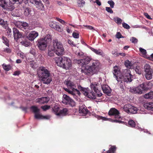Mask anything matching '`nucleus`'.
<instances>
[{
	"instance_id": "1",
	"label": "nucleus",
	"mask_w": 153,
	"mask_h": 153,
	"mask_svg": "<svg viewBox=\"0 0 153 153\" xmlns=\"http://www.w3.org/2000/svg\"><path fill=\"white\" fill-rule=\"evenodd\" d=\"M78 62L81 65L85 67L84 69L82 70L83 72L88 76L93 75L98 71L100 62L98 60H92L91 58L87 56Z\"/></svg>"
},
{
	"instance_id": "2",
	"label": "nucleus",
	"mask_w": 153,
	"mask_h": 153,
	"mask_svg": "<svg viewBox=\"0 0 153 153\" xmlns=\"http://www.w3.org/2000/svg\"><path fill=\"white\" fill-rule=\"evenodd\" d=\"M91 87L92 91L90 92L88 88H84L80 85L78 86V89L81 91L84 95L89 98L95 99L97 97H100L102 96V94L97 89L96 86L91 84Z\"/></svg>"
},
{
	"instance_id": "3",
	"label": "nucleus",
	"mask_w": 153,
	"mask_h": 153,
	"mask_svg": "<svg viewBox=\"0 0 153 153\" xmlns=\"http://www.w3.org/2000/svg\"><path fill=\"white\" fill-rule=\"evenodd\" d=\"M64 84L67 86V88H64L65 91L73 96L75 99L77 100V96H80L81 93L79 90H77L76 88V86L75 84L70 80H65L64 82Z\"/></svg>"
},
{
	"instance_id": "4",
	"label": "nucleus",
	"mask_w": 153,
	"mask_h": 153,
	"mask_svg": "<svg viewBox=\"0 0 153 153\" xmlns=\"http://www.w3.org/2000/svg\"><path fill=\"white\" fill-rule=\"evenodd\" d=\"M37 74L43 83L48 84L52 81L50 71L45 67H40Z\"/></svg>"
},
{
	"instance_id": "5",
	"label": "nucleus",
	"mask_w": 153,
	"mask_h": 153,
	"mask_svg": "<svg viewBox=\"0 0 153 153\" xmlns=\"http://www.w3.org/2000/svg\"><path fill=\"white\" fill-rule=\"evenodd\" d=\"M55 61L58 66L65 69H69L71 66V61L70 59L66 57H56Z\"/></svg>"
},
{
	"instance_id": "6",
	"label": "nucleus",
	"mask_w": 153,
	"mask_h": 153,
	"mask_svg": "<svg viewBox=\"0 0 153 153\" xmlns=\"http://www.w3.org/2000/svg\"><path fill=\"white\" fill-rule=\"evenodd\" d=\"M53 50L54 52L58 56H61L65 53V49L62 43L57 39L53 40Z\"/></svg>"
},
{
	"instance_id": "7",
	"label": "nucleus",
	"mask_w": 153,
	"mask_h": 153,
	"mask_svg": "<svg viewBox=\"0 0 153 153\" xmlns=\"http://www.w3.org/2000/svg\"><path fill=\"white\" fill-rule=\"evenodd\" d=\"M51 36L48 34L45 37L38 39L37 45L39 49L41 51H45L47 47V43L51 39Z\"/></svg>"
},
{
	"instance_id": "8",
	"label": "nucleus",
	"mask_w": 153,
	"mask_h": 153,
	"mask_svg": "<svg viewBox=\"0 0 153 153\" xmlns=\"http://www.w3.org/2000/svg\"><path fill=\"white\" fill-rule=\"evenodd\" d=\"M150 83H144L140 84L137 87L131 89V91L134 94H142L143 91L147 90L151 88L150 87H149V84Z\"/></svg>"
},
{
	"instance_id": "9",
	"label": "nucleus",
	"mask_w": 153,
	"mask_h": 153,
	"mask_svg": "<svg viewBox=\"0 0 153 153\" xmlns=\"http://www.w3.org/2000/svg\"><path fill=\"white\" fill-rule=\"evenodd\" d=\"M9 0H0V6L7 10L11 11L15 8L13 4Z\"/></svg>"
},
{
	"instance_id": "10",
	"label": "nucleus",
	"mask_w": 153,
	"mask_h": 153,
	"mask_svg": "<svg viewBox=\"0 0 153 153\" xmlns=\"http://www.w3.org/2000/svg\"><path fill=\"white\" fill-rule=\"evenodd\" d=\"M62 98V102L64 104L69 105L72 107L75 105V102L67 95L65 94L63 95Z\"/></svg>"
},
{
	"instance_id": "11",
	"label": "nucleus",
	"mask_w": 153,
	"mask_h": 153,
	"mask_svg": "<svg viewBox=\"0 0 153 153\" xmlns=\"http://www.w3.org/2000/svg\"><path fill=\"white\" fill-rule=\"evenodd\" d=\"M108 114L109 116H114L115 118H120L119 111L115 108H111L108 111Z\"/></svg>"
},
{
	"instance_id": "12",
	"label": "nucleus",
	"mask_w": 153,
	"mask_h": 153,
	"mask_svg": "<svg viewBox=\"0 0 153 153\" xmlns=\"http://www.w3.org/2000/svg\"><path fill=\"white\" fill-rule=\"evenodd\" d=\"M13 37L15 40L17 41L19 38L24 37L22 34L16 28H13Z\"/></svg>"
},
{
	"instance_id": "13",
	"label": "nucleus",
	"mask_w": 153,
	"mask_h": 153,
	"mask_svg": "<svg viewBox=\"0 0 153 153\" xmlns=\"http://www.w3.org/2000/svg\"><path fill=\"white\" fill-rule=\"evenodd\" d=\"M118 67L117 66H115L113 67V74L114 75V76L115 77L116 79L119 81H120L119 80V78H120L121 77V74L120 72L118 70Z\"/></svg>"
},
{
	"instance_id": "14",
	"label": "nucleus",
	"mask_w": 153,
	"mask_h": 153,
	"mask_svg": "<svg viewBox=\"0 0 153 153\" xmlns=\"http://www.w3.org/2000/svg\"><path fill=\"white\" fill-rule=\"evenodd\" d=\"M38 33L35 31H32L27 36V38L29 40L33 41L38 36Z\"/></svg>"
},
{
	"instance_id": "15",
	"label": "nucleus",
	"mask_w": 153,
	"mask_h": 153,
	"mask_svg": "<svg viewBox=\"0 0 153 153\" xmlns=\"http://www.w3.org/2000/svg\"><path fill=\"white\" fill-rule=\"evenodd\" d=\"M132 77H128V76H124L121 75V77L119 79L120 81L118 82H121L122 83L123 82H126L127 83L131 82L132 79L131 78Z\"/></svg>"
},
{
	"instance_id": "16",
	"label": "nucleus",
	"mask_w": 153,
	"mask_h": 153,
	"mask_svg": "<svg viewBox=\"0 0 153 153\" xmlns=\"http://www.w3.org/2000/svg\"><path fill=\"white\" fill-rule=\"evenodd\" d=\"M79 113H82L84 115L89 114L90 112L87 109V107L85 105H82L80 106L79 109Z\"/></svg>"
},
{
	"instance_id": "17",
	"label": "nucleus",
	"mask_w": 153,
	"mask_h": 153,
	"mask_svg": "<svg viewBox=\"0 0 153 153\" xmlns=\"http://www.w3.org/2000/svg\"><path fill=\"white\" fill-rule=\"evenodd\" d=\"M102 88L103 92L108 95L110 94L111 91L110 88L107 85H103L102 86Z\"/></svg>"
},
{
	"instance_id": "18",
	"label": "nucleus",
	"mask_w": 153,
	"mask_h": 153,
	"mask_svg": "<svg viewBox=\"0 0 153 153\" xmlns=\"http://www.w3.org/2000/svg\"><path fill=\"white\" fill-rule=\"evenodd\" d=\"M24 10V14L26 16H28L31 12V9L30 7L27 4H25L23 7Z\"/></svg>"
},
{
	"instance_id": "19",
	"label": "nucleus",
	"mask_w": 153,
	"mask_h": 153,
	"mask_svg": "<svg viewBox=\"0 0 153 153\" xmlns=\"http://www.w3.org/2000/svg\"><path fill=\"white\" fill-rule=\"evenodd\" d=\"M132 107V105H131L127 104L124 106L123 109L125 112L130 114Z\"/></svg>"
},
{
	"instance_id": "20",
	"label": "nucleus",
	"mask_w": 153,
	"mask_h": 153,
	"mask_svg": "<svg viewBox=\"0 0 153 153\" xmlns=\"http://www.w3.org/2000/svg\"><path fill=\"white\" fill-rule=\"evenodd\" d=\"M21 24V25L19 27L18 25L17 27L19 28L22 30L24 31V30H25L29 28L28 24L26 22H21L20 23Z\"/></svg>"
},
{
	"instance_id": "21",
	"label": "nucleus",
	"mask_w": 153,
	"mask_h": 153,
	"mask_svg": "<svg viewBox=\"0 0 153 153\" xmlns=\"http://www.w3.org/2000/svg\"><path fill=\"white\" fill-rule=\"evenodd\" d=\"M144 107L148 110L153 111V103L152 102H146L144 104Z\"/></svg>"
},
{
	"instance_id": "22",
	"label": "nucleus",
	"mask_w": 153,
	"mask_h": 153,
	"mask_svg": "<svg viewBox=\"0 0 153 153\" xmlns=\"http://www.w3.org/2000/svg\"><path fill=\"white\" fill-rule=\"evenodd\" d=\"M37 8L41 10H43L44 7L42 1L40 0L37 1L35 4Z\"/></svg>"
},
{
	"instance_id": "23",
	"label": "nucleus",
	"mask_w": 153,
	"mask_h": 153,
	"mask_svg": "<svg viewBox=\"0 0 153 153\" xmlns=\"http://www.w3.org/2000/svg\"><path fill=\"white\" fill-rule=\"evenodd\" d=\"M38 100L37 102L41 104L47 103L49 101V98L47 97H43Z\"/></svg>"
},
{
	"instance_id": "24",
	"label": "nucleus",
	"mask_w": 153,
	"mask_h": 153,
	"mask_svg": "<svg viewBox=\"0 0 153 153\" xmlns=\"http://www.w3.org/2000/svg\"><path fill=\"white\" fill-rule=\"evenodd\" d=\"M121 75L124 76H128V77H132V76L131 74L130 71L128 69L123 70L121 74Z\"/></svg>"
},
{
	"instance_id": "25",
	"label": "nucleus",
	"mask_w": 153,
	"mask_h": 153,
	"mask_svg": "<svg viewBox=\"0 0 153 153\" xmlns=\"http://www.w3.org/2000/svg\"><path fill=\"white\" fill-rule=\"evenodd\" d=\"M60 109L59 105L58 104H55V106L53 108V110L55 114L58 115L59 114V111Z\"/></svg>"
},
{
	"instance_id": "26",
	"label": "nucleus",
	"mask_w": 153,
	"mask_h": 153,
	"mask_svg": "<svg viewBox=\"0 0 153 153\" xmlns=\"http://www.w3.org/2000/svg\"><path fill=\"white\" fill-rule=\"evenodd\" d=\"M144 71L145 73L153 71V69L151 68L149 64H146L144 66Z\"/></svg>"
},
{
	"instance_id": "27",
	"label": "nucleus",
	"mask_w": 153,
	"mask_h": 153,
	"mask_svg": "<svg viewBox=\"0 0 153 153\" xmlns=\"http://www.w3.org/2000/svg\"><path fill=\"white\" fill-rule=\"evenodd\" d=\"M144 97L146 99H152L153 98V92L151 91L146 94L144 96Z\"/></svg>"
},
{
	"instance_id": "28",
	"label": "nucleus",
	"mask_w": 153,
	"mask_h": 153,
	"mask_svg": "<svg viewBox=\"0 0 153 153\" xmlns=\"http://www.w3.org/2000/svg\"><path fill=\"white\" fill-rule=\"evenodd\" d=\"M0 25L5 29L8 26L7 21H5L1 19H0Z\"/></svg>"
},
{
	"instance_id": "29",
	"label": "nucleus",
	"mask_w": 153,
	"mask_h": 153,
	"mask_svg": "<svg viewBox=\"0 0 153 153\" xmlns=\"http://www.w3.org/2000/svg\"><path fill=\"white\" fill-rule=\"evenodd\" d=\"M90 49L92 51L98 55H102L103 54V53L100 50H97L91 47Z\"/></svg>"
},
{
	"instance_id": "30",
	"label": "nucleus",
	"mask_w": 153,
	"mask_h": 153,
	"mask_svg": "<svg viewBox=\"0 0 153 153\" xmlns=\"http://www.w3.org/2000/svg\"><path fill=\"white\" fill-rule=\"evenodd\" d=\"M153 71L145 73V77L147 80H150L152 78Z\"/></svg>"
},
{
	"instance_id": "31",
	"label": "nucleus",
	"mask_w": 153,
	"mask_h": 153,
	"mask_svg": "<svg viewBox=\"0 0 153 153\" xmlns=\"http://www.w3.org/2000/svg\"><path fill=\"white\" fill-rule=\"evenodd\" d=\"M68 111L67 108H64L60 110L59 111V114H58V115L60 116L61 115H65L67 114Z\"/></svg>"
},
{
	"instance_id": "32",
	"label": "nucleus",
	"mask_w": 153,
	"mask_h": 153,
	"mask_svg": "<svg viewBox=\"0 0 153 153\" xmlns=\"http://www.w3.org/2000/svg\"><path fill=\"white\" fill-rule=\"evenodd\" d=\"M124 65L127 68H131L132 66V64L131 62L128 60H126L125 61Z\"/></svg>"
},
{
	"instance_id": "33",
	"label": "nucleus",
	"mask_w": 153,
	"mask_h": 153,
	"mask_svg": "<svg viewBox=\"0 0 153 153\" xmlns=\"http://www.w3.org/2000/svg\"><path fill=\"white\" fill-rule=\"evenodd\" d=\"M116 149L115 146H113L109 148V150L107 151V153H114Z\"/></svg>"
},
{
	"instance_id": "34",
	"label": "nucleus",
	"mask_w": 153,
	"mask_h": 153,
	"mask_svg": "<svg viewBox=\"0 0 153 153\" xmlns=\"http://www.w3.org/2000/svg\"><path fill=\"white\" fill-rule=\"evenodd\" d=\"M31 109L35 113V114L37 113H39L40 111V109H39L37 107L35 106H32L31 107Z\"/></svg>"
},
{
	"instance_id": "35",
	"label": "nucleus",
	"mask_w": 153,
	"mask_h": 153,
	"mask_svg": "<svg viewBox=\"0 0 153 153\" xmlns=\"http://www.w3.org/2000/svg\"><path fill=\"white\" fill-rule=\"evenodd\" d=\"M57 24L59 23L56 21L51 22L49 23V26L51 28L55 29Z\"/></svg>"
},
{
	"instance_id": "36",
	"label": "nucleus",
	"mask_w": 153,
	"mask_h": 153,
	"mask_svg": "<svg viewBox=\"0 0 153 153\" xmlns=\"http://www.w3.org/2000/svg\"><path fill=\"white\" fill-rule=\"evenodd\" d=\"M63 27L61 25H59L57 24L55 29L58 32H61L63 31Z\"/></svg>"
},
{
	"instance_id": "37",
	"label": "nucleus",
	"mask_w": 153,
	"mask_h": 153,
	"mask_svg": "<svg viewBox=\"0 0 153 153\" xmlns=\"http://www.w3.org/2000/svg\"><path fill=\"white\" fill-rule=\"evenodd\" d=\"M54 51L53 50V48H51L50 47L49 48L48 54V56H52L54 55Z\"/></svg>"
},
{
	"instance_id": "38",
	"label": "nucleus",
	"mask_w": 153,
	"mask_h": 153,
	"mask_svg": "<svg viewBox=\"0 0 153 153\" xmlns=\"http://www.w3.org/2000/svg\"><path fill=\"white\" fill-rule=\"evenodd\" d=\"M138 109L137 107L132 106V107L131 108V111L130 114H135L137 113V111Z\"/></svg>"
},
{
	"instance_id": "39",
	"label": "nucleus",
	"mask_w": 153,
	"mask_h": 153,
	"mask_svg": "<svg viewBox=\"0 0 153 153\" xmlns=\"http://www.w3.org/2000/svg\"><path fill=\"white\" fill-rule=\"evenodd\" d=\"M77 3L78 6L80 7H83L85 4L83 0H78Z\"/></svg>"
},
{
	"instance_id": "40",
	"label": "nucleus",
	"mask_w": 153,
	"mask_h": 153,
	"mask_svg": "<svg viewBox=\"0 0 153 153\" xmlns=\"http://www.w3.org/2000/svg\"><path fill=\"white\" fill-rule=\"evenodd\" d=\"M128 125L130 127H134L136 125L135 122L132 120H130L128 122Z\"/></svg>"
},
{
	"instance_id": "41",
	"label": "nucleus",
	"mask_w": 153,
	"mask_h": 153,
	"mask_svg": "<svg viewBox=\"0 0 153 153\" xmlns=\"http://www.w3.org/2000/svg\"><path fill=\"white\" fill-rule=\"evenodd\" d=\"M20 43L22 45L25 46V47L29 46L30 44L29 42L27 41H23L20 42Z\"/></svg>"
},
{
	"instance_id": "42",
	"label": "nucleus",
	"mask_w": 153,
	"mask_h": 153,
	"mask_svg": "<svg viewBox=\"0 0 153 153\" xmlns=\"http://www.w3.org/2000/svg\"><path fill=\"white\" fill-rule=\"evenodd\" d=\"M2 39L3 40V42L7 46H9V44L8 43V41L7 39L5 37L3 36Z\"/></svg>"
},
{
	"instance_id": "43",
	"label": "nucleus",
	"mask_w": 153,
	"mask_h": 153,
	"mask_svg": "<svg viewBox=\"0 0 153 153\" xmlns=\"http://www.w3.org/2000/svg\"><path fill=\"white\" fill-rule=\"evenodd\" d=\"M139 50L143 56L145 57L146 56V54L147 53L146 50L145 49L142 48H139Z\"/></svg>"
},
{
	"instance_id": "44",
	"label": "nucleus",
	"mask_w": 153,
	"mask_h": 153,
	"mask_svg": "<svg viewBox=\"0 0 153 153\" xmlns=\"http://www.w3.org/2000/svg\"><path fill=\"white\" fill-rule=\"evenodd\" d=\"M136 73L139 75H140L141 74V71L139 67L137 66L135 69Z\"/></svg>"
},
{
	"instance_id": "45",
	"label": "nucleus",
	"mask_w": 153,
	"mask_h": 153,
	"mask_svg": "<svg viewBox=\"0 0 153 153\" xmlns=\"http://www.w3.org/2000/svg\"><path fill=\"white\" fill-rule=\"evenodd\" d=\"M34 116L35 118L36 119H42V115L39 114V113L35 114Z\"/></svg>"
},
{
	"instance_id": "46",
	"label": "nucleus",
	"mask_w": 153,
	"mask_h": 153,
	"mask_svg": "<svg viewBox=\"0 0 153 153\" xmlns=\"http://www.w3.org/2000/svg\"><path fill=\"white\" fill-rule=\"evenodd\" d=\"M108 3L110 5L111 8H113L114 7L115 3L112 0L108 1Z\"/></svg>"
},
{
	"instance_id": "47",
	"label": "nucleus",
	"mask_w": 153,
	"mask_h": 153,
	"mask_svg": "<svg viewBox=\"0 0 153 153\" xmlns=\"http://www.w3.org/2000/svg\"><path fill=\"white\" fill-rule=\"evenodd\" d=\"M50 108V106L47 105L42 106L41 107V108L43 109L44 111H46L47 110H48Z\"/></svg>"
},
{
	"instance_id": "48",
	"label": "nucleus",
	"mask_w": 153,
	"mask_h": 153,
	"mask_svg": "<svg viewBox=\"0 0 153 153\" xmlns=\"http://www.w3.org/2000/svg\"><path fill=\"white\" fill-rule=\"evenodd\" d=\"M115 21L118 24H121L122 22V20L119 17H117L115 20Z\"/></svg>"
},
{
	"instance_id": "49",
	"label": "nucleus",
	"mask_w": 153,
	"mask_h": 153,
	"mask_svg": "<svg viewBox=\"0 0 153 153\" xmlns=\"http://www.w3.org/2000/svg\"><path fill=\"white\" fill-rule=\"evenodd\" d=\"M9 1L12 2L13 4H18L19 2H20L21 1V0H9Z\"/></svg>"
},
{
	"instance_id": "50",
	"label": "nucleus",
	"mask_w": 153,
	"mask_h": 153,
	"mask_svg": "<svg viewBox=\"0 0 153 153\" xmlns=\"http://www.w3.org/2000/svg\"><path fill=\"white\" fill-rule=\"evenodd\" d=\"M17 54L21 58L23 59H25V57L24 54L22 52L18 53Z\"/></svg>"
},
{
	"instance_id": "51",
	"label": "nucleus",
	"mask_w": 153,
	"mask_h": 153,
	"mask_svg": "<svg viewBox=\"0 0 153 153\" xmlns=\"http://www.w3.org/2000/svg\"><path fill=\"white\" fill-rule=\"evenodd\" d=\"M73 37L75 38H78L79 37V34L77 33L74 32L72 33Z\"/></svg>"
},
{
	"instance_id": "52",
	"label": "nucleus",
	"mask_w": 153,
	"mask_h": 153,
	"mask_svg": "<svg viewBox=\"0 0 153 153\" xmlns=\"http://www.w3.org/2000/svg\"><path fill=\"white\" fill-rule=\"evenodd\" d=\"M123 26L124 28L127 29H129L130 28V26L128 25L124 22L123 23Z\"/></svg>"
},
{
	"instance_id": "53",
	"label": "nucleus",
	"mask_w": 153,
	"mask_h": 153,
	"mask_svg": "<svg viewBox=\"0 0 153 153\" xmlns=\"http://www.w3.org/2000/svg\"><path fill=\"white\" fill-rule=\"evenodd\" d=\"M56 20L59 22L60 23H62L63 25L65 24V23H66V22H65V21L62 19H60L59 18H56Z\"/></svg>"
},
{
	"instance_id": "54",
	"label": "nucleus",
	"mask_w": 153,
	"mask_h": 153,
	"mask_svg": "<svg viewBox=\"0 0 153 153\" xmlns=\"http://www.w3.org/2000/svg\"><path fill=\"white\" fill-rule=\"evenodd\" d=\"M116 37L118 39L123 38V36L120 32H117L116 35Z\"/></svg>"
},
{
	"instance_id": "55",
	"label": "nucleus",
	"mask_w": 153,
	"mask_h": 153,
	"mask_svg": "<svg viewBox=\"0 0 153 153\" xmlns=\"http://www.w3.org/2000/svg\"><path fill=\"white\" fill-rule=\"evenodd\" d=\"M105 10L108 12L109 13H113V10L110 7H106Z\"/></svg>"
},
{
	"instance_id": "56",
	"label": "nucleus",
	"mask_w": 153,
	"mask_h": 153,
	"mask_svg": "<svg viewBox=\"0 0 153 153\" xmlns=\"http://www.w3.org/2000/svg\"><path fill=\"white\" fill-rule=\"evenodd\" d=\"M111 53L113 55H114V56H118V54L119 53H118L115 50H113L111 52Z\"/></svg>"
},
{
	"instance_id": "57",
	"label": "nucleus",
	"mask_w": 153,
	"mask_h": 153,
	"mask_svg": "<svg viewBox=\"0 0 153 153\" xmlns=\"http://www.w3.org/2000/svg\"><path fill=\"white\" fill-rule=\"evenodd\" d=\"M3 66L4 69L6 71H8L10 70V68L8 65H3Z\"/></svg>"
},
{
	"instance_id": "58",
	"label": "nucleus",
	"mask_w": 153,
	"mask_h": 153,
	"mask_svg": "<svg viewBox=\"0 0 153 153\" xmlns=\"http://www.w3.org/2000/svg\"><path fill=\"white\" fill-rule=\"evenodd\" d=\"M130 40L133 43H137V39L136 38L134 37H132L131 38Z\"/></svg>"
},
{
	"instance_id": "59",
	"label": "nucleus",
	"mask_w": 153,
	"mask_h": 153,
	"mask_svg": "<svg viewBox=\"0 0 153 153\" xmlns=\"http://www.w3.org/2000/svg\"><path fill=\"white\" fill-rule=\"evenodd\" d=\"M7 33L8 36H10L12 34L11 29L9 27H8L7 30Z\"/></svg>"
},
{
	"instance_id": "60",
	"label": "nucleus",
	"mask_w": 153,
	"mask_h": 153,
	"mask_svg": "<svg viewBox=\"0 0 153 153\" xmlns=\"http://www.w3.org/2000/svg\"><path fill=\"white\" fill-rule=\"evenodd\" d=\"M4 51L5 52H6L7 53H10L11 52V49H10L9 48H6L4 49Z\"/></svg>"
},
{
	"instance_id": "61",
	"label": "nucleus",
	"mask_w": 153,
	"mask_h": 153,
	"mask_svg": "<svg viewBox=\"0 0 153 153\" xmlns=\"http://www.w3.org/2000/svg\"><path fill=\"white\" fill-rule=\"evenodd\" d=\"M68 43L71 46H75V45L74 44V42L71 40L68 39Z\"/></svg>"
},
{
	"instance_id": "62",
	"label": "nucleus",
	"mask_w": 153,
	"mask_h": 153,
	"mask_svg": "<svg viewBox=\"0 0 153 153\" xmlns=\"http://www.w3.org/2000/svg\"><path fill=\"white\" fill-rule=\"evenodd\" d=\"M84 26L85 27H87L88 29H89V30L93 29L94 30H95V29H94V27H92V26H91L88 25H84Z\"/></svg>"
},
{
	"instance_id": "63",
	"label": "nucleus",
	"mask_w": 153,
	"mask_h": 153,
	"mask_svg": "<svg viewBox=\"0 0 153 153\" xmlns=\"http://www.w3.org/2000/svg\"><path fill=\"white\" fill-rule=\"evenodd\" d=\"M20 72L19 71H15L13 74V75L14 76H18L20 74Z\"/></svg>"
},
{
	"instance_id": "64",
	"label": "nucleus",
	"mask_w": 153,
	"mask_h": 153,
	"mask_svg": "<svg viewBox=\"0 0 153 153\" xmlns=\"http://www.w3.org/2000/svg\"><path fill=\"white\" fill-rule=\"evenodd\" d=\"M30 53L33 55L34 56H35L36 54V53L35 50L33 49L31 50L30 52Z\"/></svg>"
}]
</instances>
